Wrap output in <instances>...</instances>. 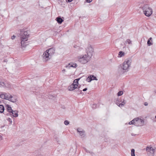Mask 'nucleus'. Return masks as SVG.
I'll return each mask as SVG.
<instances>
[{
	"label": "nucleus",
	"instance_id": "1",
	"mask_svg": "<svg viewBox=\"0 0 156 156\" xmlns=\"http://www.w3.org/2000/svg\"><path fill=\"white\" fill-rule=\"evenodd\" d=\"M20 37L21 39V44L22 47H25L27 44V41L29 36L27 31H24L22 30L20 31Z\"/></svg>",
	"mask_w": 156,
	"mask_h": 156
},
{
	"label": "nucleus",
	"instance_id": "2",
	"mask_svg": "<svg viewBox=\"0 0 156 156\" xmlns=\"http://www.w3.org/2000/svg\"><path fill=\"white\" fill-rule=\"evenodd\" d=\"M142 9L144 14L146 16L149 17L152 13L153 10L147 4L144 5L142 7Z\"/></svg>",
	"mask_w": 156,
	"mask_h": 156
},
{
	"label": "nucleus",
	"instance_id": "3",
	"mask_svg": "<svg viewBox=\"0 0 156 156\" xmlns=\"http://www.w3.org/2000/svg\"><path fill=\"white\" fill-rule=\"evenodd\" d=\"M91 58L86 54L79 55L77 57L78 61L82 64H85L88 62Z\"/></svg>",
	"mask_w": 156,
	"mask_h": 156
},
{
	"label": "nucleus",
	"instance_id": "4",
	"mask_svg": "<svg viewBox=\"0 0 156 156\" xmlns=\"http://www.w3.org/2000/svg\"><path fill=\"white\" fill-rule=\"evenodd\" d=\"M132 62V60L130 58L126 59L122 64V68L125 71H128L129 67L130 66Z\"/></svg>",
	"mask_w": 156,
	"mask_h": 156
},
{
	"label": "nucleus",
	"instance_id": "5",
	"mask_svg": "<svg viewBox=\"0 0 156 156\" xmlns=\"http://www.w3.org/2000/svg\"><path fill=\"white\" fill-rule=\"evenodd\" d=\"M134 125L136 126H142L144 124V120L140 119L139 118H136L134 119Z\"/></svg>",
	"mask_w": 156,
	"mask_h": 156
},
{
	"label": "nucleus",
	"instance_id": "6",
	"mask_svg": "<svg viewBox=\"0 0 156 156\" xmlns=\"http://www.w3.org/2000/svg\"><path fill=\"white\" fill-rule=\"evenodd\" d=\"M86 54L90 58L92 56L94 52V49L90 45H88L86 48Z\"/></svg>",
	"mask_w": 156,
	"mask_h": 156
},
{
	"label": "nucleus",
	"instance_id": "7",
	"mask_svg": "<svg viewBox=\"0 0 156 156\" xmlns=\"http://www.w3.org/2000/svg\"><path fill=\"white\" fill-rule=\"evenodd\" d=\"M146 151L148 153H149L150 155L151 156H153L155 151V149L151 146L146 147ZM148 154L149 153H148Z\"/></svg>",
	"mask_w": 156,
	"mask_h": 156
},
{
	"label": "nucleus",
	"instance_id": "8",
	"mask_svg": "<svg viewBox=\"0 0 156 156\" xmlns=\"http://www.w3.org/2000/svg\"><path fill=\"white\" fill-rule=\"evenodd\" d=\"M42 57L43 59L45 61H46L50 59L51 58V56L48 54V53L47 52L45 51Z\"/></svg>",
	"mask_w": 156,
	"mask_h": 156
},
{
	"label": "nucleus",
	"instance_id": "9",
	"mask_svg": "<svg viewBox=\"0 0 156 156\" xmlns=\"http://www.w3.org/2000/svg\"><path fill=\"white\" fill-rule=\"evenodd\" d=\"M77 131L79 133L81 138H83L85 136V132L83 129L80 128H78L77 129Z\"/></svg>",
	"mask_w": 156,
	"mask_h": 156
},
{
	"label": "nucleus",
	"instance_id": "10",
	"mask_svg": "<svg viewBox=\"0 0 156 156\" xmlns=\"http://www.w3.org/2000/svg\"><path fill=\"white\" fill-rule=\"evenodd\" d=\"M93 80H97V78L93 75L89 76L86 79V81L89 82H91Z\"/></svg>",
	"mask_w": 156,
	"mask_h": 156
},
{
	"label": "nucleus",
	"instance_id": "11",
	"mask_svg": "<svg viewBox=\"0 0 156 156\" xmlns=\"http://www.w3.org/2000/svg\"><path fill=\"white\" fill-rule=\"evenodd\" d=\"M11 113L12 115V117H17L18 116V111L17 110L13 111L10 107V113Z\"/></svg>",
	"mask_w": 156,
	"mask_h": 156
},
{
	"label": "nucleus",
	"instance_id": "12",
	"mask_svg": "<svg viewBox=\"0 0 156 156\" xmlns=\"http://www.w3.org/2000/svg\"><path fill=\"white\" fill-rule=\"evenodd\" d=\"M0 97L3 99H5L9 101L10 99L9 96L6 94H2L0 95Z\"/></svg>",
	"mask_w": 156,
	"mask_h": 156
},
{
	"label": "nucleus",
	"instance_id": "13",
	"mask_svg": "<svg viewBox=\"0 0 156 156\" xmlns=\"http://www.w3.org/2000/svg\"><path fill=\"white\" fill-rule=\"evenodd\" d=\"M77 66V65L76 63H69L68 65L66 66V67L68 69H69L71 67L76 68Z\"/></svg>",
	"mask_w": 156,
	"mask_h": 156
},
{
	"label": "nucleus",
	"instance_id": "14",
	"mask_svg": "<svg viewBox=\"0 0 156 156\" xmlns=\"http://www.w3.org/2000/svg\"><path fill=\"white\" fill-rule=\"evenodd\" d=\"M76 86H75L74 85L72 84L70 85L69 86L68 88V90L69 91H73L75 89L77 88V87H76Z\"/></svg>",
	"mask_w": 156,
	"mask_h": 156
},
{
	"label": "nucleus",
	"instance_id": "15",
	"mask_svg": "<svg viewBox=\"0 0 156 156\" xmlns=\"http://www.w3.org/2000/svg\"><path fill=\"white\" fill-rule=\"evenodd\" d=\"M46 51L48 53V54H49L51 56H52V55L54 53L55 50L53 48H51L48 50H46Z\"/></svg>",
	"mask_w": 156,
	"mask_h": 156
},
{
	"label": "nucleus",
	"instance_id": "16",
	"mask_svg": "<svg viewBox=\"0 0 156 156\" xmlns=\"http://www.w3.org/2000/svg\"><path fill=\"white\" fill-rule=\"evenodd\" d=\"M17 101V97L15 95H10V101L15 103Z\"/></svg>",
	"mask_w": 156,
	"mask_h": 156
},
{
	"label": "nucleus",
	"instance_id": "17",
	"mask_svg": "<svg viewBox=\"0 0 156 156\" xmlns=\"http://www.w3.org/2000/svg\"><path fill=\"white\" fill-rule=\"evenodd\" d=\"M56 19L57 22L60 24H61L63 21V20L60 17H58Z\"/></svg>",
	"mask_w": 156,
	"mask_h": 156
},
{
	"label": "nucleus",
	"instance_id": "18",
	"mask_svg": "<svg viewBox=\"0 0 156 156\" xmlns=\"http://www.w3.org/2000/svg\"><path fill=\"white\" fill-rule=\"evenodd\" d=\"M125 54L124 52L122 51H120L119 53L118 57H121L125 55Z\"/></svg>",
	"mask_w": 156,
	"mask_h": 156
},
{
	"label": "nucleus",
	"instance_id": "19",
	"mask_svg": "<svg viewBox=\"0 0 156 156\" xmlns=\"http://www.w3.org/2000/svg\"><path fill=\"white\" fill-rule=\"evenodd\" d=\"M6 106L7 107V111L8 112V113L6 114H5L6 115H9V113L10 112V106L8 104H6Z\"/></svg>",
	"mask_w": 156,
	"mask_h": 156
},
{
	"label": "nucleus",
	"instance_id": "20",
	"mask_svg": "<svg viewBox=\"0 0 156 156\" xmlns=\"http://www.w3.org/2000/svg\"><path fill=\"white\" fill-rule=\"evenodd\" d=\"M73 85H74L75 86H76V87H78V82H77V80H75L73 81V83L72 84Z\"/></svg>",
	"mask_w": 156,
	"mask_h": 156
},
{
	"label": "nucleus",
	"instance_id": "21",
	"mask_svg": "<svg viewBox=\"0 0 156 156\" xmlns=\"http://www.w3.org/2000/svg\"><path fill=\"white\" fill-rule=\"evenodd\" d=\"M132 44V41L130 40L129 39H127L125 41V42L124 43L125 44Z\"/></svg>",
	"mask_w": 156,
	"mask_h": 156
},
{
	"label": "nucleus",
	"instance_id": "22",
	"mask_svg": "<svg viewBox=\"0 0 156 156\" xmlns=\"http://www.w3.org/2000/svg\"><path fill=\"white\" fill-rule=\"evenodd\" d=\"M4 108L2 105H0V113H1L4 112Z\"/></svg>",
	"mask_w": 156,
	"mask_h": 156
},
{
	"label": "nucleus",
	"instance_id": "23",
	"mask_svg": "<svg viewBox=\"0 0 156 156\" xmlns=\"http://www.w3.org/2000/svg\"><path fill=\"white\" fill-rule=\"evenodd\" d=\"M78 88L76 89V92H77V94H80L82 93V90H80V87L79 86L78 87Z\"/></svg>",
	"mask_w": 156,
	"mask_h": 156
},
{
	"label": "nucleus",
	"instance_id": "24",
	"mask_svg": "<svg viewBox=\"0 0 156 156\" xmlns=\"http://www.w3.org/2000/svg\"><path fill=\"white\" fill-rule=\"evenodd\" d=\"M126 102L124 100L123 101H122L121 103L119 104V107H121L123 106L125 104H126Z\"/></svg>",
	"mask_w": 156,
	"mask_h": 156
},
{
	"label": "nucleus",
	"instance_id": "25",
	"mask_svg": "<svg viewBox=\"0 0 156 156\" xmlns=\"http://www.w3.org/2000/svg\"><path fill=\"white\" fill-rule=\"evenodd\" d=\"M1 86L5 87H7L4 83L2 81L0 80V87H1Z\"/></svg>",
	"mask_w": 156,
	"mask_h": 156
},
{
	"label": "nucleus",
	"instance_id": "26",
	"mask_svg": "<svg viewBox=\"0 0 156 156\" xmlns=\"http://www.w3.org/2000/svg\"><path fill=\"white\" fill-rule=\"evenodd\" d=\"M131 156H135V150L134 149H133L131 150Z\"/></svg>",
	"mask_w": 156,
	"mask_h": 156
},
{
	"label": "nucleus",
	"instance_id": "27",
	"mask_svg": "<svg viewBox=\"0 0 156 156\" xmlns=\"http://www.w3.org/2000/svg\"><path fill=\"white\" fill-rule=\"evenodd\" d=\"M123 94V92L122 91H119L117 93V95L118 96H120Z\"/></svg>",
	"mask_w": 156,
	"mask_h": 156
},
{
	"label": "nucleus",
	"instance_id": "28",
	"mask_svg": "<svg viewBox=\"0 0 156 156\" xmlns=\"http://www.w3.org/2000/svg\"><path fill=\"white\" fill-rule=\"evenodd\" d=\"M134 120V119H133L132 121H131L129 123V125H131V124H133L134 125V120Z\"/></svg>",
	"mask_w": 156,
	"mask_h": 156
},
{
	"label": "nucleus",
	"instance_id": "29",
	"mask_svg": "<svg viewBox=\"0 0 156 156\" xmlns=\"http://www.w3.org/2000/svg\"><path fill=\"white\" fill-rule=\"evenodd\" d=\"M147 44L148 46H150L152 44V43L149 40H148L147 42Z\"/></svg>",
	"mask_w": 156,
	"mask_h": 156
},
{
	"label": "nucleus",
	"instance_id": "30",
	"mask_svg": "<svg viewBox=\"0 0 156 156\" xmlns=\"http://www.w3.org/2000/svg\"><path fill=\"white\" fill-rule=\"evenodd\" d=\"M64 124L66 125H67L69 124V122L67 120H65L64 122Z\"/></svg>",
	"mask_w": 156,
	"mask_h": 156
},
{
	"label": "nucleus",
	"instance_id": "31",
	"mask_svg": "<svg viewBox=\"0 0 156 156\" xmlns=\"http://www.w3.org/2000/svg\"><path fill=\"white\" fill-rule=\"evenodd\" d=\"M120 101H119V100H116L115 101V103L117 105L119 106V104H120V103H119Z\"/></svg>",
	"mask_w": 156,
	"mask_h": 156
},
{
	"label": "nucleus",
	"instance_id": "32",
	"mask_svg": "<svg viewBox=\"0 0 156 156\" xmlns=\"http://www.w3.org/2000/svg\"><path fill=\"white\" fill-rule=\"evenodd\" d=\"M144 105L147 106L148 105V103L147 102H145L144 103Z\"/></svg>",
	"mask_w": 156,
	"mask_h": 156
},
{
	"label": "nucleus",
	"instance_id": "33",
	"mask_svg": "<svg viewBox=\"0 0 156 156\" xmlns=\"http://www.w3.org/2000/svg\"><path fill=\"white\" fill-rule=\"evenodd\" d=\"M16 36L15 35H13V36H12L11 37V39L12 40L14 39L15 38Z\"/></svg>",
	"mask_w": 156,
	"mask_h": 156
},
{
	"label": "nucleus",
	"instance_id": "34",
	"mask_svg": "<svg viewBox=\"0 0 156 156\" xmlns=\"http://www.w3.org/2000/svg\"><path fill=\"white\" fill-rule=\"evenodd\" d=\"M87 0V2L90 3L92 2V0Z\"/></svg>",
	"mask_w": 156,
	"mask_h": 156
},
{
	"label": "nucleus",
	"instance_id": "35",
	"mask_svg": "<svg viewBox=\"0 0 156 156\" xmlns=\"http://www.w3.org/2000/svg\"><path fill=\"white\" fill-rule=\"evenodd\" d=\"M87 90V88H85L83 90V91H86Z\"/></svg>",
	"mask_w": 156,
	"mask_h": 156
},
{
	"label": "nucleus",
	"instance_id": "36",
	"mask_svg": "<svg viewBox=\"0 0 156 156\" xmlns=\"http://www.w3.org/2000/svg\"><path fill=\"white\" fill-rule=\"evenodd\" d=\"M66 70L65 69H63L62 70V72H63V73H65V72Z\"/></svg>",
	"mask_w": 156,
	"mask_h": 156
},
{
	"label": "nucleus",
	"instance_id": "37",
	"mask_svg": "<svg viewBox=\"0 0 156 156\" xmlns=\"http://www.w3.org/2000/svg\"><path fill=\"white\" fill-rule=\"evenodd\" d=\"M95 107H96V105H93V106H92V108H95Z\"/></svg>",
	"mask_w": 156,
	"mask_h": 156
},
{
	"label": "nucleus",
	"instance_id": "38",
	"mask_svg": "<svg viewBox=\"0 0 156 156\" xmlns=\"http://www.w3.org/2000/svg\"><path fill=\"white\" fill-rule=\"evenodd\" d=\"M7 61H8L6 59H4L3 61V62H7Z\"/></svg>",
	"mask_w": 156,
	"mask_h": 156
},
{
	"label": "nucleus",
	"instance_id": "39",
	"mask_svg": "<svg viewBox=\"0 0 156 156\" xmlns=\"http://www.w3.org/2000/svg\"><path fill=\"white\" fill-rule=\"evenodd\" d=\"M69 2H72L73 0H67Z\"/></svg>",
	"mask_w": 156,
	"mask_h": 156
},
{
	"label": "nucleus",
	"instance_id": "40",
	"mask_svg": "<svg viewBox=\"0 0 156 156\" xmlns=\"http://www.w3.org/2000/svg\"><path fill=\"white\" fill-rule=\"evenodd\" d=\"M2 137L0 135V139L2 140Z\"/></svg>",
	"mask_w": 156,
	"mask_h": 156
},
{
	"label": "nucleus",
	"instance_id": "41",
	"mask_svg": "<svg viewBox=\"0 0 156 156\" xmlns=\"http://www.w3.org/2000/svg\"><path fill=\"white\" fill-rule=\"evenodd\" d=\"M80 78H78V79H76V80H77V82H78V81L80 80Z\"/></svg>",
	"mask_w": 156,
	"mask_h": 156
},
{
	"label": "nucleus",
	"instance_id": "42",
	"mask_svg": "<svg viewBox=\"0 0 156 156\" xmlns=\"http://www.w3.org/2000/svg\"><path fill=\"white\" fill-rule=\"evenodd\" d=\"M152 39V38L151 37H150V38H149L148 40H149L150 41V40H151Z\"/></svg>",
	"mask_w": 156,
	"mask_h": 156
},
{
	"label": "nucleus",
	"instance_id": "43",
	"mask_svg": "<svg viewBox=\"0 0 156 156\" xmlns=\"http://www.w3.org/2000/svg\"><path fill=\"white\" fill-rule=\"evenodd\" d=\"M154 92L156 94V90H155L154 91Z\"/></svg>",
	"mask_w": 156,
	"mask_h": 156
},
{
	"label": "nucleus",
	"instance_id": "44",
	"mask_svg": "<svg viewBox=\"0 0 156 156\" xmlns=\"http://www.w3.org/2000/svg\"><path fill=\"white\" fill-rule=\"evenodd\" d=\"M131 135H132V136H135V135L134 134H133V133H132V134H131Z\"/></svg>",
	"mask_w": 156,
	"mask_h": 156
},
{
	"label": "nucleus",
	"instance_id": "45",
	"mask_svg": "<svg viewBox=\"0 0 156 156\" xmlns=\"http://www.w3.org/2000/svg\"><path fill=\"white\" fill-rule=\"evenodd\" d=\"M93 153L92 152H90V154H92Z\"/></svg>",
	"mask_w": 156,
	"mask_h": 156
},
{
	"label": "nucleus",
	"instance_id": "46",
	"mask_svg": "<svg viewBox=\"0 0 156 156\" xmlns=\"http://www.w3.org/2000/svg\"><path fill=\"white\" fill-rule=\"evenodd\" d=\"M12 121H10V123H12Z\"/></svg>",
	"mask_w": 156,
	"mask_h": 156
},
{
	"label": "nucleus",
	"instance_id": "47",
	"mask_svg": "<svg viewBox=\"0 0 156 156\" xmlns=\"http://www.w3.org/2000/svg\"><path fill=\"white\" fill-rule=\"evenodd\" d=\"M74 48H76V46H74Z\"/></svg>",
	"mask_w": 156,
	"mask_h": 156
},
{
	"label": "nucleus",
	"instance_id": "48",
	"mask_svg": "<svg viewBox=\"0 0 156 156\" xmlns=\"http://www.w3.org/2000/svg\"><path fill=\"white\" fill-rule=\"evenodd\" d=\"M155 118L156 119V115L155 116Z\"/></svg>",
	"mask_w": 156,
	"mask_h": 156
},
{
	"label": "nucleus",
	"instance_id": "49",
	"mask_svg": "<svg viewBox=\"0 0 156 156\" xmlns=\"http://www.w3.org/2000/svg\"><path fill=\"white\" fill-rule=\"evenodd\" d=\"M85 150L87 152V150L86 149Z\"/></svg>",
	"mask_w": 156,
	"mask_h": 156
}]
</instances>
